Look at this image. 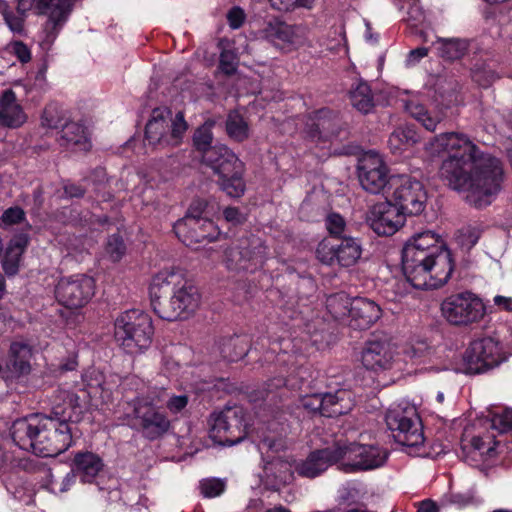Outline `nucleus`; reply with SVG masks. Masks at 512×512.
<instances>
[{
  "mask_svg": "<svg viewBox=\"0 0 512 512\" xmlns=\"http://www.w3.org/2000/svg\"><path fill=\"white\" fill-rule=\"evenodd\" d=\"M326 393L325 394H311L305 395L300 398L299 405L308 412L320 413L323 416L325 412Z\"/></svg>",
  "mask_w": 512,
  "mask_h": 512,
  "instance_id": "49",
  "label": "nucleus"
},
{
  "mask_svg": "<svg viewBox=\"0 0 512 512\" xmlns=\"http://www.w3.org/2000/svg\"><path fill=\"white\" fill-rule=\"evenodd\" d=\"M268 256L264 241L255 235L234 241L224 253L227 269L236 272H255L261 268Z\"/></svg>",
  "mask_w": 512,
  "mask_h": 512,
  "instance_id": "8",
  "label": "nucleus"
},
{
  "mask_svg": "<svg viewBox=\"0 0 512 512\" xmlns=\"http://www.w3.org/2000/svg\"><path fill=\"white\" fill-rule=\"evenodd\" d=\"M441 314L452 326L469 327L484 319L487 307L476 293L466 290L446 297L441 303Z\"/></svg>",
  "mask_w": 512,
  "mask_h": 512,
  "instance_id": "7",
  "label": "nucleus"
},
{
  "mask_svg": "<svg viewBox=\"0 0 512 512\" xmlns=\"http://www.w3.org/2000/svg\"><path fill=\"white\" fill-rule=\"evenodd\" d=\"M176 236L186 245L214 241L220 231L210 219L193 220L190 218L179 219L173 226Z\"/></svg>",
  "mask_w": 512,
  "mask_h": 512,
  "instance_id": "23",
  "label": "nucleus"
},
{
  "mask_svg": "<svg viewBox=\"0 0 512 512\" xmlns=\"http://www.w3.org/2000/svg\"><path fill=\"white\" fill-rule=\"evenodd\" d=\"M26 119L15 92L12 89L5 90L0 96V125L17 128L24 124Z\"/></svg>",
  "mask_w": 512,
  "mask_h": 512,
  "instance_id": "29",
  "label": "nucleus"
},
{
  "mask_svg": "<svg viewBox=\"0 0 512 512\" xmlns=\"http://www.w3.org/2000/svg\"><path fill=\"white\" fill-rule=\"evenodd\" d=\"M339 241L338 244L333 245L326 241L320 242L316 250L318 259L326 265L337 262L343 267L353 266L362 255V245L359 239L341 237Z\"/></svg>",
  "mask_w": 512,
  "mask_h": 512,
  "instance_id": "17",
  "label": "nucleus"
},
{
  "mask_svg": "<svg viewBox=\"0 0 512 512\" xmlns=\"http://www.w3.org/2000/svg\"><path fill=\"white\" fill-rule=\"evenodd\" d=\"M421 140L420 135L413 126H398L388 138V147L393 154H401L413 147Z\"/></svg>",
  "mask_w": 512,
  "mask_h": 512,
  "instance_id": "36",
  "label": "nucleus"
},
{
  "mask_svg": "<svg viewBox=\"0 0 512 512\" xmlns=\"http://www.w3.org/2000/svg\"><path fill=\"white\" fill-rule=\"evenodd\" d=\"M115 339L129 354H138L152 343L154 328L150 316L138 309L121 313L115 320Z\"/></svg>",
  "mask_w": 512,
  "mask_h": 512,
  "instance_id": "4",
  "label": "nucleus"
},
{
  "mask_svg": "<svg viewBox=\"0 0 512 512\" xmlns=\"http://www.w3.org/2000/svg\"><path fill=\"white\" fill-rule=\"evenodd\" d=\"M387 427L397 443L408 448L423 445L421 422L414 406L393 405L386 413Z\"/></svg>",
  "mask_w": 512,
  "mask_h": 512,
  "instance_id": "10",
  "label": "nucleus"
},
{
  "mask_svg": "<svg viewBox=\"0 0 512 512\" xmlns=\"http://www.w3.org/2000/svg\"><path fill=\"white\" fill-rule=\"evenodd\" d=\"M382 310L372 300L366 298L353 299L349 307L350 326L365 330L380 319Z\"/></svg>",
  "mask_w": 512,
  "mask_h": 512,
  "instance_id": "26",
  "label": "nucleus"
},
{
  "mask_svg": "<svg viewBox=\"0 0 512 512\" xmlns=\"http://www.w3.org/2000/svg\"><path fill=\"white\" fill-rule=\"evenodd\" d=\"M408 253L413 254L415 259H419L421 261H434V258L437 256L431 252L419 250L418 248H415V246L405 245L402 250V258H406Z\"/></svg>",
  "mask_w": 512,
  "mask_h": 512,
  "instance_id": "62",
  "label": "nucleus"
},
{
  "mask_svg": "<svg viewBox=\"0 0 512 512\" xmlns=\"http://www.w3.org/2000/svg\"><path fill=\"white\" fill-rule=\"evenodd\" d=\"M126 246L121 236L113 234L108 238L106 244V253L112 261H119L125 254Z\"/></svg>",
  "mask_w": 512,
  "mask_h": 512,
  "instance_id": "50",
  "label": "nucleus"
},
{
  "mask_svg": "<svg viewBox=\"0 0 512 512\" xmlns=\"http://www.w3.org/2000/svg\"><path fill=\"white\" fill-rule=\"evenodd\" d=\"M405 1L409 5L408 11H407L408 17L406 20L412 26H417V25L421 24L425 20V13H424L422 7L419 5V0H405Z\"/></svg>",
  "mask_w": 512,
  "mask_h": 512,
  "instance_id": "57",
  "label": "nucleus"
},
{
  "mask_svg": "<svg viewBox=\"0 0 512 512\" xmlns=\"http://www.w3.org/2000/svg\"><path fill=\"white\" fill-rule=\"evenodd\" d=\"M11 437L23 450L42 457H56L71 446L72 428L52 413L32 414L13 422Z\"/></svg>",
  "mask_w": 512,
  "mask_h": 512,
  "instance_id": "2",
  "label": "nucleus"
},
{
  "mask_svg": "<svg viewBox=\"0 0 512 512\" xmlns=\"http://www.w3.org/2000/svg\"><path fill=\"white\" fill-rule=\"evenodd\" d=\"M480 233L476 228L466 227L458 231L456 240L460 246L470 250L478 242Z\"/></svg>",
  "mask_w": 512,
  "mask_h": 512,
  "instance_id": "51",
  "label": "nucleus"
},
{
  "mask_svg": "<svg viewBox=\"0 0 512 512\" xmlns=\"http://www.w3.org/2000/svg\"><path fill=\"white\" fill-rule=\"evenodd\" d=\"M201 493L208 498L217 497L225 490V482L221 479H204L200 483Z\"/></svg>",
  "mask_w": 512,
  "mask_h": 512,
  "instance_id": "52",
  "label": "nucleus"
},
{
  "mask_svg": "<svg viewBox=\"0 0 512 512\" xmlns=\"http://www.w3.org/2000/svg\"><path fill=\"white\" fill-rule=\"evenodd\" d=\"M226 131L235 141L242 142L249 136V128L243 117L237 112H231L226 121Z\"/></svg>",
  "mask_w": 512,
  "mask_h": 512,
  "instance_id": "45",
  "label": "nucleus"
},
{
  "mask_svg": "<svg viewBox=\"0 0 512 512\" xmlns=\"http://www.w3.org/2000/svg\"><path fill=\"white\" fill-rule=\"evenodd\" d=\"M325 224L328 232L335 237H341L346 227L344 218L337 213L329 214Z\"/></svg>",
  "mask_w": 512,
  "mask_h": 512,
  "instance_id": "55",
  "label": "nucleus"
},
{
  "mask_svg": "<svg viewBox=\"0 0 512 512\" xmlns=\"http://www.w3.org/2000/svg\"><path fill=\"white\" fill-rule=\"evenodd\" d=\"M468 372L482 373L503 360L499 343L491 337L473 341L465 352Z\"/></svg>",
  "mask_w": 512,
  "mask_h": 512,
  "instance_id": "18",
  "label": "nucleus"
},
{
  "mask_svg": "<svg viewBox=\"0 0 512 512\" xmlns=\"http://www.w3.org/2000/svg\"><path fill=\"white\" fill-rule=\"evenodd\" d=\"M219 68L226 75H232L237 70V57L230 50H224L220 54Z\"/></svg>",
  "mask_w": 512,
  "mask_h": 512,
  "instance_id": "56",
  "label": "nucleus"
},
{
  "mask_svg": "<svg viewBox=\"0 0 512 512\" xmlns=\"http://www.w3.org/2000/svg\"><path fill=\"white\" fill-rule=\"evenodd\" d=\"M325 417H338L349 413L354 407V398L351 391L340 389L334 393H326Z\"/></svg>",
  "mask_w": 512,
  "mask_h": 512,
  "instance_id": "37",
  "label": "nucleus"
},
{
  "mask_svg": "<svg viewBox=\"0 0 512 512\" xmlns=\"http://www.w3.org/2000/svg\"><path fill=\"white\" fill-rule=\"evenodd\" d=\"M103 467L102 459L89 451L77 452L72 461V469L83 483H91Z\"/></svg>",
  "mask_w": 512,
  "mask_h": 512,
  "instance_id": "31",
  "label": "nucleus"
},
{
  "mask_svg": "<svg viewBox=\"0 0 512 512\" xmlns=\"http://www.w3.org/2000/svg\"><path fill=\"white\" fill-rule=\"evenodd\" d=\"M214 123L207 121L196 129L193 135V143L195 148L202 154V162H205L206 154L210 151L217 152L220 150V145L212 146L213 134L212 127Z\"/></svg>",
  "mask_w": 512,
  "mask_h": 512,
  "instance_id": "40",
  "label": "nucleus"
},
{
  "mask_svg": "<svg viewBox=\"0 0 512 512\" xmlns=\"http://www.w3.org/2000/svg\"><path fill=\"white\" fill-rule=\"evenodd\" d=\"M357 169L360 185L365 191L379 194L388 184L391 186L393 176L389 177L388 168L378 153H365L359 159Z\"/></svg>",
  "mask_w": 512,
  "mask_h": 512,
  "instance_id": "14",
  "label": "nucleus"
},
{
  "mask_svg": "<svg viewBox=\"0 0 512 512\" xmlns=\"http://www.w3.org/2000/svg\"><path fill=\"white\" fill-rule=\"evenodd\" d=\"M405 245L415 246L419 250L431 252L432 254L438 255L440 252H449L443 250L438 245V237L432 231H425L413 236Z\"/></svg>",
  "mask_w": 512,
  "mask_h": 512,
  "instance_id": "44",
  "label": "nucleus"
},
{
  "mask_svg": "<svg viewBox=\"0 0 512 512\" xmlns=\"http://www.w3.org/2000/svg\"><path fill=\"white\" fill-rule=\"evenodd\" d=\"M437 55L445 60L454 61L462 58L469 47V43L461 38L438 37L434 42Z\"/></svg>",
  "mask_w": 512,
  "mask_h": 512,
  "instance_id": "38",
  "label": "nucleus"
},
{
  "mask_svg": "<svg viewBox=\"0 0 512 512\" xmlns=\"http://www.w3.org/2000/svg\"><path fill=\"white\" fill-rule=\"evenodd\" d=\"M59 133L58 141L61 146L80 151H88L91 148L85 127L77 122L69 121Z\"/></svg>",
  "mask_w": 512,
  "mask_h": 512,
  "instance_id": "33",
  "label": "nucleus"
},
{
  "mask_svg": "<svg viewBox=\"0 0 512 512\" xmlns=\"http://www.w3.org/2000/svg\"><path fill=\"white\" fill-rule=\"evenodd\" d=\"M75 0H38L37 10L48 17L44 25L45 41L52 43L67 22Z\"/></svg>",
  "mask_w": 512,
  "mask_h": 512,
  "instance_id": "22",
  "label": "nucleus"
},
{
  "mask_svg": "<svg viewBox=\"0 0 512 512\" xmlns=\"http://www.w3.org/2000/svg\"><path fill=\"white\" fill-rule=\"evenodd\" d=\"M395 349L390 338L385 334H374L369 338L360 353V361L367 369L374 372L392 368Z\"/></svg>",
  "mask_w": 512,
  "mask_h": 512,
  "instance_id": "15",
  "label": "nucleus"
},
{
  "mask_svg": "<svg viewBox=\"0 0 512 512\" xmlns=\"http://www.w3.org/2000/svg\"><path fill=\"white\" fill-rule=\"evenodd\" d=\"M208 203L204 199H195L190 204L186 215L183 218H190L193 220L207 219L203 217L207 209Z\"/></svg>",
  "mask_w": 512,
  "mask_h": 512,
  "instance_id": "60",
  "label": "nucleus"
},
{
  "mask_svg": "<svg viewBox=\"0 0 512 512\" xmlns=\"http://www.w3.org/2000/svg\"><path fill=\"white\" fill-rule=\"evenodd\" d=\"M224 218L232 225H239L245 222V215L237 207H226L223 211Z\"/></svg>",
  "mask_w": 512,
  "mask_h": 512,
  "instance_id": "63",
  "label": "nucleus"
},
{
  "mask_svg": "<svg viewBox=\"0 0 512 512\" xmlns=\"http://www.w3.org/2000/svg\"><path fill=\"white\" fill-rule=\"evenodd\" d=\"M68 122L66 112L56 104H50L44 109L42 116L44 126L61 130Z\"/></svg>",
  "mask_w": 512,
  "mask_h": 512,
  "instance_id": "46",
  "label": "nucleus"
},
{
  "mask_svg": "<svg viewBox=\"0 0 512 512\" xmlns=\"http://www.w3.org/2000/svg\"><path fill=\"white\" fill-rule=\"evenodd\" d=\"M486 438L488 440L475 436L468 443L463 444L462 451L467 462L487 461L495 456L496 447L500 441L494 440L493 445H490L494 436H487Z\"/></svg>",
  "mask_w": 512,
  "mask_h": 512,
  "instance_id": "32",
  "label": "nucleus"
},
{
  "mask_svg": "<svg viewBox=\"0 0 512 512\" xmlns=\"http://www.w3.org/2000/svg\"><path fill=\"white\" fill-rule=\"evenodd\" d=\"M350 301L343 293L330 295L326 300V306L331 315L340 318L346 313L349 314Z\"/></svg>",
  "mask_w": 512,
  "mask_h": 512,
  "instance_id": "47",
  "label": "nucleus"
},
{
  "mask_svg": "<svg viewBox=\"0 0 512 512\" xmlns=\"http://www.w3.org/2000/svg\"><path fill=\"white\" fill-rule=\"evenodd\" d=\"M308 137L315 142H327L333 139H345L346 124L339 115L329 109H321L315 113L311 123L306 124Z\"/></svg>",
  "mask_w": 512,
  "mask_h": 512,
  "instance_id": "19",
  "label": "nucleus"
},
{
  "mask_svg": "<svg viewBox=\"0 0 512 512\" xmlns=\"http://www.w3.org/2000/svg\"><path fill=\"white\" fill-rule=\"evenodd\" d=\"M402 270L414 288L436 289L447 283L454 264L450 252H440L434 261H421L408 253L402 258Z\"/></svg>",
  "mask_w": 512,
  "mask_h": 512,
  "instance_id": "3",
  "label": "nucleus"
},
{
  "mask_svg": "<svg viewBox=\"0 0 512 512\" xmlns=\"http://www.w3.org/2000/svg\"><path fill=\"white\" fill-rule=\"evenodd\" d=\"M285 379L282 377H276L269 380L267 383L263 385V387L254 390L250 393L249 398L253 402L266 400L273 395L276 390L284 387Z\"/></svg>",
  "mask_w": 512,
  "mask_h": 512,
  "instance_id": "48",
  "label": "nucleus"
},
{
  "mask_svg": "<svg viewBox=\"0 0 512 512\" xmlns=\"http://www.w3.org/2000/svg\"><path fill=\"white\" fill-rule=\"evenodd\" d=\"M405 354L416 364H425L432 361L435 350L425 340H415L406 348Z\"/></svg>",
  "mask_w": 512,
  "mask_h": 512,
  "instance_id": "43",
  "label": "nucleus"
},
{
  "mask_svg": "<svg viewBox=\"0 0 512 512\" xmlns=\"http://www.w3.org/2000/svg\"><path fill=\"white\" fill-rule=\"evenodd\" d=\"M183 282L182 276L174 271H161L156 274L150 284L149 293L153 311L158 314V308L164 306L161 299L173 293Z\"/></svg>",
  "mask_w": 512,
  "mask_h": 512,
  "instance_id": "27",
  "label": "nucleus"
},
{
  "mask_svg": "<svg viewBox=\"0 0 512 512\" xmlns=\"http://www.w3.org/2000/svg\"><path fill=\"white\" fill-rule=\"evenodd\" d=\"M391 187L393 188L391 195L393 205L397 206L405 217L419 215L424 211L427 194L420 181L403 175L393 176Z\"/></svg>",
  "mask_w": 512,
  "mask_h": 512,
  "instance_id": "12",
  "label": "nucleus"
},
{
  "mask_svg": "<svg viewBox=\"0 0 512 512\" xmlns=\"http://www.w3.org/2000/svg\"><path fill=\"white\" fill-rule=\"evenodd\" d=\"M245 19L244 11L240 7H233L227 14V20L231 28L238 29Z\"/></svg>",
  "mask_w": 512,
  "mask_h": 512,
  "instance_id": "64",
  "label": "nucleus"
},
{
  "mask_svg": "<svg viewBox=\"0 0 512 512\" xmlns=\"http://www.w3.org/2000/svg\"><path fill=\"white\" fill-rule=\"evenodd\" d=\"M58 398L63 403L55 404L51 413L68 424L78 421L82 414L79 396L70 391H60Z\"/></svg>",
  "mask_w": 512,
  "mask_h": 512,
  "instance_id": "34",
  "label": "nucleus"
},
{
  "mask_svg": "<svg viewBox=\"0 0 512 512\" xmlns=\"http://www.w3.org/2000/svg\"><path fill=\"white\" fill-rule=\"evenodd\" d=\"M260 38L276 48L290 51L302 41L300 28L278 19L271 20L259 31Z\"/></svg>",
  "mask_w": 512,
  "mask_h": 512,
  "instance_id": "24",
  "label": "nucleus"
},
{
  "mask_svg": "<svg viewBox=\"0 0 512 512\" xmlns=\"http://www.w3.org/2000/svg\"><path fill=\"white\" fill-rule=\"evenodd\" d=\"M259 477L265 488L276 491L292 481V467L287 461L276 458L264 465Z\"/></svg>",
  "mask_w": 512,
  "mask_h": 512,
  "instance_id": "28",
  "label": "nucleus"
},
{
  "mask_svg": "<svg viewBox=\"0 0 512 512\" xmlns=\"http://www.w3.org/2000/svg\"><path fill=\"white\" fill-rule=\"evenodd\" d=\"M425 150L431 155L446 153L439 175L450 188L465 192L466 200L476 208L491 203L499 192L503 167L501 161L485 153L461 132H444L432 137Z\"/></svg>",
  "mask_w": 512,
  "mask_h": 512,
  "instance_id": "1",
  "label": "nucleus"
},
{
  "mask_svg": "<svg viewBox=\"0 0 512 512\" xmlns=\"http://www.w3.org/2000/svg\"><path fill=\"white\" fill-rule=\"evenodd\" d=\"M350 101L358 111L367 114L374 108V98L370 86L359 82L350 92Z\"/></svg>",
  "mask_w": 512,
  "mask_h": 512,
  "instance_id": "41",
  "label": "nucleus"
},
{
  "mask_svg": "<svg viewBox=\"0 0 512 512\" xmlns=\"http://www.w3.org/2000/svg\"><path fill=\"white\" fill-rule=\"evenodd\" d=\"M366 220L377 235L390 236L403 226L405 216L391 201H384L376 203L368 210Z\"/></svg>",
  "mask_w": 512,
  "mask_h": 512,
  "instance_id": "20",
  "label": "nucleus"
},
{
  "mask_svg": "<svg viewBox=\"0 0 512 512\" xmlns=\"http://www.w3.org/2000/svg\"><path fill=\"white\" fill-rule=\"evenodd\" d=\"M31 347L24 342L15 341L10 344L6 368L16 376L28 375L31 371Z\"/></svg>",
  "mask_w": 512,
  "mask_h": 512,
  "instance_id": "30",
  "label": "nucleus"
},
{
  "mask_svg": "<svg viewBox=\"0 0 512 512\" xmlns=\"http://www.w3.org/2000/svg\"><path fill=\"white\" fill-rule=\"evenodd\" d=\"M209 426L210 438L219 445L233 446L247 436L245 413L238 406L226 407L220 412L212 413Z\"/></svg>",
  "mask_w": 512,
  "mask_h": 512,
  "instance_id": "9",
  "label": "nucleus"
},
{
  "mask_svg": "<svg viewBox=\"0 0 512 512\" xmlns=\"http://www.w3.org/2000/svg\"><path fill=\"white\" fill-rule=\"evenodd\" d=\"M6 51L15 56L22 64L30 62L32 58L31 50L22 41H11L7 44Z\"/></svg>",
  "mask_w": 512,
  "mask_h": 512,
  "instance_id": "54",
  "label": "nucleus"
},
{
  "mask_svg": "<svg viewBox=\"0 0 512 512\" xmlns=\"http://www.w3.org/2000/svg\"><path fill=\"white\" fill-rule=\"evenodd\" d=\"M189 402L187 394L172 395L166 402V407L171 413H179L186 408Z\"/></svg>",
  "mask_w": 512,
  "mask_h": 512,
  "instance_id": "61",
  "label": "nucleus"
},
{
  "mask_svg": "<svg viewBox=\"0 0 512 512\" xmlns=\"http://www.w3.org/2000/svg\"><path fill=\"white\" fill-rule=\"evenodd\" d=\"M3 17L5 23L12 32L21 34L24 31V21L26 17L25 15H16L12 11H9L8 9H4Z\"/></svg>",
  "mask_w": 512,
  "mask_h": 512,
  "instance_id": "58",
  "label": "nucleus"
},
{
  "mask_svg": "<svg viewBox=\"0 0 512 512\" xmlns=\"http://www.w3.org/2000/svg\"><path fill=\"white\" fill-rule=\"evenodd\" d=\"M405 108L411 117L430 132H435L438 125L446 118L443 110L429 111L423 104L413 100L407 102Z\"/></svg>",
  "mask_w": 512,
  "mask_h": 512,
  "instance_id": "35",
  "label": "nucleus"
},
{
  "mask_svg": "<svg viewBox=\"0 0 512 512\" xmlns=\"http://www.w3.org/2000/svg\"><path fill=\"white\" fill-rule=\"evenodd\" d=\"M340 454L336 446L313 451L305 461L296 465L295 471L303 477H317L330 465L338 462L340 460Z\"/></svg>",
  "mask_w": 512,
  "mask_h": 512,
  "instance_id": "25",
  "label": "nucleus"
},
{
  "mask_svg": "<svg viewBox=\"0 0 512 512\" xmlns=\"http://www.w3.org/2000/svg\"><path fill=\"white\" fill-rule=\"evenodd\" d=\"M337 451H340V460L345 472L367 471L379 468L384 465L388 458V452L376 445H363L357 443H346L339 441L336 444Z\"/></svg>",
  "mask_w": 512,
  "mask_h": 512,
  "instance_id": "11",
  "label": "nucleus"
},
{
  "mask_svg": "<svg viewBox=\"0 0 512 512\" xmlns=\"http://www.w3.org/2000/svg\"><path fill=\"white\" fill-rule=\"evenodd\" d=\"M27 243L28 240L25 236H19L10 241L2 262L3 270L8 276L17 274L19 261Z\"/></svg>",
  "mask_w": 512,
  "mask_h": 512,
  "instance_id": "39",
  "label": "nucleus"
},
{
  "mask_svg": "<svg viewBox=\"0 0 512 512\" xmlns=\"http://www.w3.org/2000/svg\"><path fill=\"white\" fill-rule=\"evenodd\" d=\"M24 219V210L19 206H15L5 210L0 218V221L5 225H13L22 222Z\"/></svg>",
  "mask_w": 512,
  "mask_h": 512,
  "instance_id": "59",
  "label": "nucleus"
},
{
  "mask_svg": "<svg viewBox=\"0 0 512 512\" xmlns=\"http://www.w3.org/2000/svg\"><path fill=\"white\" fill-rule=\"evenodd\" d=\"M94 279L85 274L61 278L55 288L56 299L67 308L83 307L94 295Z\"/></svg>",
  "mask_w": 512,
  "mask_h": 512,
  "instance_id": "13",
  "label": "nucleus"
},
{
  "mask_svg": "<svg viewBox=\"0 0 512 512\" xmlns=\"http://www.w3.org/2000/svg\"><path fill=\"white\" fill-rule=\"evenodd\" d=\"M188 125L182 112L172 119V112L167 107L152 110L145 127V140L154 148L177 146L186 132Z\"/></svg>",
  "mask_w": 512,
  "mask_h": 512,
  "instance_id": "5",
  "label": "nucleus"
},
{
  "mask_svg": "<svg viewBox=\"0 0 512 512\" xmlns=\"http://www.w3.org/2000/svg\"><path fill=\"white\" fill-rule=\"evenodd\" d=\"M200 303V294L197 288L187 282L181 283L173 292L168 303L158 308V316L167 321L187 318L194 313Z\"/></svg>",
  "mask_w": 512,
  "mask_h": 512,
  "instance_id": "16",
  "label": "nucleus"
},
{
  "mask_svg": "<svg viewBox=\"0 0 512 512\" xmlns=\"http://www.w3.org/2000/svg\"><path fill=\"white\" fill-rule=\"evenodd\" d=\"M248 353V341L244 337H231L221 346V354L228 361L234 362L242 359Z\"/></svg>",
  "mask_w": 512,
  "mask_h": 512,
  "instance_id": "42",
  "label": "nucleus"
},
{
  "mask_svg": "<svg viewBox=\"0 0 512 512\" xmlns=\"http://www.w3.org/2000/svg\"><path fill=\"white\" fill-rule=\"evenodd\" d=\"M204 164L219 176L220 188L228 196L239 198L244 194V163L229 148L220 145L219 151L208 152Z\"/></svg>",
  "mask_w": 512,
  "mask_h": 512,
  "instance_id": "6",
  "label": "nucleus"
},
{
  "mask_svg": "<svg viewBox=\"0 0 512 512\" xmlns=\"http://www.w3.org/2000/svg\"><path fill=\"white\" fill-rule=\"evenodd\" d=\"M491 428L500 434L512 432V410L507 409L501 414H496L491 419Z\"/></svg>",
  "mask_w": 512,
  "mask_h": 512,
  "instance_id": "53",
  "label": "nucleus"
},
{
  "mask_svg": "<svg viewBox=\"0 0 512 512\" xmlns=\"http://www.w3.org/2000/svg\"><path fill=\"white\" fill-rule=\"evenodd\" d=\"M138 430L149 440H156L170 429V420L164 412L150 403H139L133 410Z\"/></svg>",
  "mask_w": 512,
  "mask_h": 512,
  "instance_id": "21",
  "label": "nucleus"
}]
</instances>
